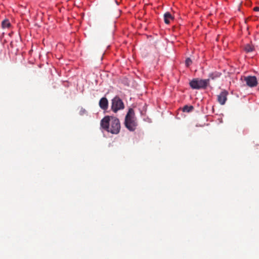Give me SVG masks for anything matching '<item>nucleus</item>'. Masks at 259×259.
<instances>
[{
  "mask_svg": "<svg viewBox=\"0 0 259 259\" xmlns=\"http://www.w3.org/2000/svg\"><path fill=\"white\" fill-rule=\"evenodd\" d=\"M193 109H194V107L192 106L185 105L183 107V111L184 112H190L192 111L193 110Z\"/></svg>",
  "mask_w": 259,
  "mask_h": 259,
  "instance_id": "11",
  "label": "nucleus"
},
{
  "mask_svg": "<svg viewBox=\"0 0 259 259\" xmlns=\"http://www.w3.org/2000/svg\"><path fill=\"white\" fill-rule=\"evenodd\" d=\"M124 124L130 131H134L138 125L133 109L130 108L125 117Z\"/></svg>",
  "mask_w": 259,
  "mask_h": 259,
  "instance_id": "2",
  "label": "nucleus"
},
{
  "mask_svg": "<svg viewBox=\"0 0 259 259\" xmlns=\"http://www.w3.org/2000/svg\"><path fill=\"white\" fill-rule=\"evenodd\" d=\"M253 10L255 11H259V7H256L253 8Z\"/></svg>",
  "mask_w": 259,
  "mask_h": 259,
  "instance_id": "14",
  "label": "nucleus"
},
{
  "mask_svg": "<svg viewBox=\"0 0 259 259\" xmlns=\"http://www.w3.org/2000/svg\"><path fill=\"white\" fill-rule=\"evenodd\" d=\"M124 108V104L119 97L116 96L112 100L111 110L115 113Z\"/></svg>",
  "mask_w": 259,
  "mask_h": 259,
  "instance_id": "4",
  "label": "nucleus"
},
{
  "mask_svg": "<svg viewBox=\"0 0 259 259\" xmlns=\"http://www.w3.org/2000/svg\"><path fill=\"white\" fill-rule=\"evenodd\" d=\"M222 75V73L218 71H214L209 74L208 78L210 80H217Z\"/></svg>",
  "mask_w": 259,
  "mask_h": 259,
  "instance_id": "8",
  "label": "nucleus"
},
{
  "mask_svg": "<svg viewBox=\"0 0 259 259\" xmlns=\"http://www.w3.org/2000/svg\"><path fill=\"white\" fill-rule=\"evenodd\" d=\"M228 95V92L226 90H224L217 96L218 102L222 105H224L227 100Z\"/></svg>",
  "mask_w": 259,
  "mask_h": 259,
  "instance_id": "6",
  "label": "nucleus"
},
{
  "mask_svg": "<svg viewBox=\"0 0 259 259\" xmlns=\"http://www.w3.org/2000/svg\"><path fill=\"white\" fill-rule=\"evenodd\" d=\"M99 106L103 110H106L108 107V101L106 98H102L99 101Z\"/></svg>",
  "mask_w": 259,
  "mask_h": 259,
  "instance_id": "7",
  "label": "nucleus"
},
{
  "mask_svg": "<svg viewBox=\"0 0 259 259\" xmlns=\"http://www.w3.org/2000/svg\"><path fill=\"white\" fill-rule=\"evenodd\" d=\"M244 80L246 84L250 87L253 88L257 85V80L256 77L254 76H248L244 77Z\"/></svg>",
  "mask_w": 259,
  "mask_h": 259,
  "instance_id": "5",
  "label": "nucleus"
},
{
  "mask_svg": "<svg viewBox=\"0 0 259 259\" xmlns=\"http://www.w3.org/2000/svg\"><path fill=\"white\" fill-rule=\"evenodd\" d=\"M192 60L190 58H188L186 59L185 61V64L187 67H189L192 64Z\"/></svg>",
  "mask_w": 259,
  "mask_h": 259,
  "instance_id": "13",
  "label": "nucleus"
},
{
  "mask_svg": "<svg viewBox=\"0 0 259 259\" xmlns=\"http://www.w3.org/2000/svg\"><path fill=\"white\" fill-rule=\"evenodd\" d=\"M173 17L169 13L167 12L164 15V20L166 24H169L170 23V20H172Z\"/></svg>",
  "mask_w": 259,
  "mask_h": 259,
  "instance_id": "9",
  "label": "nucleus"
},
{
  "mask_svg": "<svg viewBox=\"0 0 259 259\" xmlns=\"http://www.w3.org/2000/svg\"><path fill=\"white\" fill-rule=\"evenodd\" d=\"M189 84L193 89H205L209 84V78L206 79H193Z\"/></svg>",
  "mask_w": 259,
  "mask_h": 259,
  "instance_id": "3",
  "label": "nucleus"
},
{
  "mask_svg": "<svg viewBox=\"0 0 259 259\" xmlns=\"http://www.w3.org/2000/svg\"><path fill=\"white\" fill-rule=\"evenodd\" d=\"M254 50V46L251 44H248L245 45L244 50L247 53L251 52Z\"/></svg>",
  "mask_w": 259,
  "mask_h": 259,
  "instance_id": "10",
  "label": "nucleus"
},
{
  "mask_svg": "<svg viewBox=\"0 0 259 259\" xmlns=\"http://www.w3.org/2000/svg\"><path fill=\"white\" fill-rule=\"evenodd\" d=\"M2 25L3 28H8L10 26V23L8 20H5L2 22Z\"/></svg>",
  "mask_w": 259,
  "mask_h": 259,
  "instance_id": "12",
  "label": "nucleus"
},
{
  "mask_svg": "<svg viewBox=\"0 0 259 259\" xmlns=\"http://www.w3.org/2000/svg\"><path fill=\"white\" fill-rule=\"evenodd\" d=\"M100 125L103 129L112 134L116 135L120 130V121L114 116H105L101 120Z\"/></svg>",
  "mask_w": 259,
  "mask_h": 259,
  "instance_id": "1",
  "label": "nucleus"
}]
</instances>
